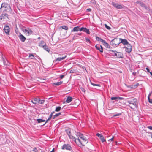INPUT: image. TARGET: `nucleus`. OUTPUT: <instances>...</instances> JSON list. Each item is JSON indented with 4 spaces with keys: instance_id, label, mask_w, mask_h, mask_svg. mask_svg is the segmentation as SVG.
Returning a JSON list of instances; mask_svg holds the SVG:
<instances>
[{
    "instance_id": "f257e3e1",
    "label": "nucleus",
    "mask_w": 152,
    "mask_h": 152,
    "mask_svg": "<svg viewBox=\"0 0 152 152\" xmlns=\"http://www.w3.org/2000/svg\"><path fill=\"white\" fill-rule=\"evenodd\" d=\"M0 9L1 11L3 10V11H5L9 12H10L12 11L10 5L5 2L2 3Z\"/></svg>"
},
{
    "instance_id": "f03ea898",
    "label": "nucleus",
    "mask_w": 152,
    "mask_h": 152,
    "mask_svg": "<svg viewBox=\"0 0 152 152\" xmlns=\"http://www.w3.org/2000/svg\"><path fill=\"white\" fill-rule=\"evenodd\" d=\"M109 52L112 55V56H115L117 58H124L123 54L122 53L118 52L116 50H109Z\"/></svg>"
},
{
    "instance_id": "7ed1b4c3",
    "label": "nucleus",
    "mask_w": 152,
    "mask_h": 152,
    "mask_svg": "<svg viewBox=\"0 0 152 152\" xmlns=\"http://www.w3.org/2000/svg\"><path fill=\"white\" fill-rule=\"evenodd\" d=\"M126 103H128L129 104L132 105L133 107L134 108L137 107V100L136 98H133V99L128 100L127 101Z\"/></svg>"
},
{
    "instance_id": "20e7f679",
    "label": "nucleus",
    "mask_w": 152,
    "mask_h": 152,
    "mask_svg": "<svg viewBox=\"0 0 152 152\" xmlns=\"http://www.w3.org/2000/svg\"><path fill=\"white\" fill-rule=\"evenodd\" d=\"M39 45V47L43 48L46 51L48 52L50 51V49L48 48V46L46 45V42L44 41H41Z\"/></svg>"
},
{
    "instance_id": "39448f33",
    "label": "nucleus",
    "mask_w": 152,
    "mask_h": 152,
    "mask_svg": "<svg viewBox=\"0 0 152 152\" xmlns=\"http://www.w3.org/2000/svg\"><path fill=\"white\" fill-rule=\"evenodd\" d=\"M77 136L78 138H80L82 140V141L83 142V143H87L88 142V141L87 139L82 134L78 132L77 133Z\"/></svg>"
},
{
    "instance_id": "423d86ee",
    "label": "nucleus",
    "mask_w": 152,
    "mask_h": 152,
    "mask_svg": "<svg viewBox=\"0 0 152 152\" xmlns=\"http://www.w3.org/2000/svg\"><path fill=\"white\" fill-rule=\"evenodd\" d=\"M23 31L27 36H29L31 35L33 33L31 29L30 28L28 27L26 28L25 29H23Z\"/></svg>"
},
{
    "instance_id": "0eeeda50",
    "label": "nucleus",
    "mask_w": 152,
    "mask_h": 152,
    "mask_svg": "<svg viewBox=\"0 0 152 152\" xmlns=\"http://www.w3.org/2000/svg\"><path fill=\"white\" fill-rule=\"evenodd\" d=\"M117 38H115L112 40L110 42V45L113 47H116L119 44V42H118Z\"/></svg>"
},
{
    "instance_id": "6e6552de",
    "label": "nucleus",
    "mask_w": 152,
    "mask_h": 152,
    "mask_svg": "<svg viewBox=\"0 0 152 152\" xmlns=\"http://www.w3.org/2000/svg\"><path fill=\"white\" fill-rule=\"evenodd\" d=\"M62 149H66L71 151L72 150V148L70 145L69 144H64L61 147Z\"/></svg>"
},
{
    "instance_id": "1a4fd4ad",
    "label": "nucleus",
    "mask_w": 152,
    "mask_h": 152,
    "mask_svg": "<svg viewBox=\"0 0 152 152\" xmlns=\"http://www.w3.org/2000/svg\"><path fill=\"white\" fill-rule=\"evenodd\" d=\"M8 19V15L6 13H2L0 15V20H6Z\"/></svg>"
},
{
    "instance_id": "9d476101",
    "label": "nucleus",
    "mask_w": 152,
    "mask_h": 152,
    "mask_svg": "<svg viewBox=\"0 0 152 152\" xmlns=\"http://www.w3.org/2000/svg\"><path fill=\"white\" fill-rule=\"evenodd\" d=\"M124 48H125V51L129 53L132 50V46L129 43L125 46Z\"/></svg>"
},
{
    "instance_id": "9b49d317",
    "label": "nucleus",
    "mask_w": 152,
    "mask_h": 152,
    "mask_svg": "<svg viewBox=\"0 0 152 152\" xmlns=\"http://www.w3.org/2000/svg\"><path fill=\"white\" fill-rule=\"evenodd\" d=\"M119 39L120 44L121 43L123 44L124 45L126 46L129 43L127 40L125 39H122L121 38H119Z\"/></svg>"
},
{
    "instance_id": "f8f14e48",
    "label": "nucleus",
    "mask_w": 152,
    "mask_h": 152,
    "mask_svg": "<svg viewBox=\"0 0 152 152\" xmlns=\"http://www.w3.org/2000/svg\"><path fill=\"white\" fill-rule=\"evenodd\" d=\"M112 5L116 8L118 9H122L123 8V6L117 3H116L113 2L112 3Z\"/></svg>"
},
{
    "instance_id": "ddd939ff",
    "label": "nucleus",
    "mask_w": 152,
    "mask_h": 152,
    "mask_svg": "<svg viewBox=\"0 0 152 152\" xmlns=\"http://www.w3.org/2000/svg\"><path fill=\"white\" fill-rule=\"evenodd\" d=\"M4 32L7 34H8L10 31V28L9 26L5 25L4 26Z\"/></svg>"
},
{
    "instance_id": "4468645a",
    "label": "nucleus",
    "mask_w": 152,
    "mask_h": 152,
    "mask_svg": "<svg viewBox=\"0 0 152 152\" xmlns=\"http://www.w3.org/2000/svg\"><path fill=\"white\" fill-rule=\"evenodd\" d=\"M80 31H83L86 32L88 34H90V31L89 29H87L86 27H82L80 28Z\"/></svg>"
},
{
    "instance_id": "2eb2a0df",
    "label": "nucleus",
    "mask_w": 152,
    "mask_h": 152,
    "mask_svg": "<svg viewBox=\"0 0 152 152\" xmlns=\"http://www.w3.org/2000/svg\"><path fill=\"white\" fill-rule=\"evenodd\" d=\"M136 3L140 4L142 7L145 8V9H147V7L143 2L140 1H137Z\"/></svg>"
},
{
    "instance_id": "dca6fc26",
    "label": "nucleus",
    "mask_w": 152,
    "mask_h": 152,
    "mask_svg": "<svg viewBox=\"0 0 152 152\" xmlns=\"http://www.w3.org/2000/svg\"><path fill=\"white\" fill-rule=\"evenodd\" d=\"M79 138H78L77 139L75 138V142L77 144H79V143L81 144L83 146H84L85 145L83 143V142Z\"/></svg>"
},
{
    "instance_id": "f3484780",
    "label": "nucleus",
    "mask_w": 152,
    "mask_h": 152,
    "mask_svg": "<svg viewBox=\"0 0 152 152\" xmlns=\"http://www.w3.org/2000/svg\"><path fill=\"white\" fill-rule=\"evenodd\" d=\"M18 37L20 41L22 42H24L26 39L25 37L22 34L19 35Z\"/></svg>"
},
{
    "instance_id": "a211bd4d",
    "label": "nucleus",
    "mask_w": 152,
    "mask_h": 152,
    "mask_svg": "<svg viewBox=\"0 0 152 152\" xmlns=\"http://www.w3.org/2000/svg\"><path fill=\"white\" fill-rule=\"evenodd\" d=\"M66 57V56H65L63 57H59L56 59V60H55V61L57 62L60 61H61L64 59Z\"/></svg>"
},
{
    "instance_id": "6ab92c4d",
    "label": "nucleus",
    "mask_w": 152,
    "mask_h": 152,
    "mask_svg": "<svg viewBox=\"0 0 152 152\" xmlns=\"http://www.w3.org/2000/svg\"><path fill=\"white\" fill-rule=\"evenodd\" d=\"M80 28L79 26H77L73 28V29L71 31L72 32H73V31L75 32V31H80Z\"/></svg>"
},
{
    "instance_id": "aec40b11",
    "label": "nucleus",
    "mask_w": 152,
    "mask_h": 152,
    "mask_svg": "<svg viewBox=\"0 0 152 152\" xmlns=\"http://www.w3.org/2000/svg\"><path fill=\"white\" fill-rule=\"evenodd\" d=\"M104 46L107 48H110V46L105 40H104L103 42H102Z\"/></svg>"
},
{
    "instance_id": "412c9836",
    "label": "nucleus",
    "mask_w": 152,
    "mask_h": 152,
    "mask_svg": "<svg viewBox=\"0 0 152 152\" xmlns=\"http://www.w3.org/2000/svg\"><path fill=\"white\" fill-rule=\"evenodd\" d=\"M2 59L3 61V63L4 65H9L10 63L7 60H5L4 58L3 57H2Z\"/></svg>"
},
{
    "instance_id": "4be33fe9",
    "label": "nucleus",
    "mask_w": 152,
    "mask_h": 152,
    "mask_svg": "<svg viewBox=\"0 0 152 152\" xmlns=\"http://www.w3.org/2000/svg\"><path fill=\"white\" fill-rule=\"evenodd\" d=\"M72 100V97L70 96H68L66 99V103H69L71 102Z\"/></svg>"
},
{
    "instance_id": "5701e85b",
    "label": "nucleus",
    "mask_w": 152,
    "mask_h": 152,
    "mask_svg": "<svg viewBox=\"0 0 152 152\" xmlns=\"http://www.w3.org/2000/svg\"><path fill=\"white\" fill-rule=\"evenodd\" d=\"M39 100L35 98L33 100H31V102L34 104H36L38 103Z\"/></svg>"
},
{
    "instance_id": "b1692460",
    "label": "nucleus",
    "mask_w": 152,
    "mask_h": 152,
    "mask_svg": "<svg viewBox=\"0 0 152 152\" xmlns=\"http://www.w3.org/2000/svg\"><path fill=\"white\" fill-rule=\"evenodd\" d=\"M152 93V92H150L149 95L148 96V100L149 102L150 103L152 104V99H151L150 98V96Z\"/></svg>"
},
{
    "instance_id": "393cba45",
    "label": "nucleus",
    "mask_w": 152,
    "mask_h": 152,
    "mask_svg": "<svg viewBox=\"0 0 152 152\" xmlns=\"http://www.w3.org/2000/svg\"><path fill=\"white\" fill-rule=\"evenodd\" d=\"M96 39L98 41H100L101 42H103V40H104L103 39H101V38L98 37H96Z\"/></svg>"
},
{
    "instance_id": "a878e982",
    "label": "nucleus",
    "mask_w": 152,
    "mask_h": 152,
    "mask_svg": "<svg viewBox=\"0 0 152 152\" xmlns=\"http://www.w3.org/2000/svg\"><path fill=\"white\" fill-rule=\"evenodd\" d=\"M63 83V81H60L59 82H57L56 83H54V84L57 86H58L61 85Z\"/></svg>"
},
{
    "instance_id": "bb28decb",
    "label": "nucleus",
    "mask_w": 152,
    "mask_h": 152,
    "mask_svg": "<svg viewBox=\"0 0 152 152\" xmlns=\"http://www.w3.org/2000/svg\"><path fill=\"white\" fill-rule=\"evenodd\" d=\"M29 57L31 59H34V56L32 54H29Z\"/></svg>"
},
{
    "instance_id": "cd10ccee",
    "label": "nucleus",
    "mask_w": 152,
    "mask_h": 152,
    "mask_svg": "<svg viewBox=\"0 0 152 152\" xmlns=\"http://www.w3.org/2000/svg\"><path fill=\"white\" fill-rule=\"evenodd\" d=\"M65 131L66 132V133L68 135V136L70 135L71 132L69 129H66L65 130Z\"/></svg>"
},
{
    "instance_id": "c85d7f7f",
    "label": "nucleus",
    "mask_w": 152,
    "mask_h": 152,
    "mask_svg": "<svg viewBox=\"0 0 152 152\" xmlns=\"http://www.w3.org/2000/svg\"><path fill=\"white\" fill-rule=\"evenodd\" d=\"M61 107L60 106H58L56 107L55 111L56 112H58L60 110Z\"/></svg>"
},
{
    "instance_id": "c756f323",
    "label": "nucleus",
    "mask_w": 152,
    "mask_h": 152,
    "mask_svg": "<svg viewBox=\"0 0 152 152\" xmlns=\"http://www.w3.org/2000/svg\"><path fill=\"white\" fill-rule=\"evenodd\" d=\"M45 100H39L38 103L41 104H43L45 102Z\"/></svg>"
},
{
    "instance_id": "7c9ffc66",
    "label": "nucleus",
    "mask_w": 152,
    "mask_h": 152,
    "mask_svg": "<svg viewBox=\"0 0 152 152\" xmlns=\"http://www.w3.org/2000/svg\"><path fill=\"white\" fill-rule=\"evenodd\" d=\"M91 83L93 86H100V85L99 84H95L91 82Z\"/></svg>"
},
{
    "instance_id": "2f4dec72",
    "label": "nucleus",
    "mask_w": 152,
    "mask_h": 152,
    "mask_svg": "<svg viewBox=\"0 0 152 152\" xmlns=\"http://www.w3.org/2000/svg\"><path fill=\"white\" fill-rule=\"evenodd\" d=\"M96 48L98 50H100V46L99 45H96L95 46Z\"/></svg>"
},
{
    "instance_id": "473e14b6",
    "label": "nucleus",
    "mask_w": 152,
    "mask_h": 152,
    "mask_svg": "<svg viewBox=\"0 0 152 152\" xmlns=\"http://www.w3.org/2000/svg\"><path fill=\"white\" fill-rule=\"evenodd\" d=\"M69 138H70V139H72V140H74V141H75V139L76 138L74 137L71 135V134L70 135H69Z\"/></svg>"
},
{
    "instance_id": "72a5a7b5",
    "label": "nucleus",
    "mask_w": 152,
    "mask_h": 152,
    "mask_svg": "<svg viewBox=\"0 0 152 152\" xmlns=\"http://www.w3.org/2000/svg\"><path fill=\"white\" fill-rule=\"evenodd\" d=\"M62 29L65 30H67L68 29V27L66 26H63L61 27Z\"/></svg>"
},
{
    "instance_id": "f704fd0d",
    "label": "nucleus",
    "mask_w": 152,
    "mask_h": 152,
    "mask_svg": "<svg viewBox=\"0 0 152 152\" xmlns=\"http://www.w3.org/2000/svg\"><path fill=\"white\" fill-rule=\"evenodd\" d=\"M111 100H118V97H112L111 98Z\"/></svg>"
},
{
    "instance_id": "c9c22d12",
    "label": "nucleus",
    "mask_w": 152,
    "mask_h": 152,
    "mask_svg": "<svg viewBox=\"0 0 152 152\" xmlns=\"http://www.w3.org/2000/svg\"><path fill=\"white\" fill-rule=\"evenodd\" d=\"M100 139L101 140L102 142L106 141V140L105 139H104V136H102V137L100 138Z\"/></svg>"
},
{
    "instance_id": "e433bc0d",
    "label": "nucleus",
    "mask_w": 152,
    "mask_h": 152,
    "mask_svg": "<svg viewBox=\"0 0 152 152\" xmlns=\"http://www.w3.org/2000/svg\"><path fill=\"white\" fill-rule=\"evenodd\" d=\"M104 26L105 28L108 30H110L111 29V28L106 24H105Z\"/></svg>"
},
{
    "instance_id": "4c0bfd02",
    "label": "nucleus",
    "mask_w": 152,
    "mask_h": 152,
    "mask_svg": "<svg viewBox=\"0 0 152 152\" xmlns=\"http://www.w3.org/2000/svg\"><path fill=\"white\" fill-rule=\"evenodd\" d=\"M96 135L98 136V137H99L100 138L102 137V135L100 134L99 133H97L96 134Z\"/></svg>"
},
{
    "instance_id": "58836bf2",
    "label": "nucleus",
    "mask_w": 152,
    "mask_h": 152,
    "mask_svg": "<svg viewBox=\"0 0 152 152\" xmlns=\"http://www.w3.org/2000/svg\"><path fill=\"white\" fill-rule=\"evenodd\" d=\"M38 123H40L42 122V119H38L37 120Z\"/></svg>"
},
{
    "instance_id": "ea45409f",
    "label": "nucleus",
    "mask_w": 152,
    "mask_h": 152,
    "mask_svg": "<svg viewBox=\"0 0 152 152\" xmlns=\"http://www.w3.org/2000/svg\"><path fill=\"white\" fill-rule=\"evenodd\" d=\"M86 41L87 42H88L89 43H91V42L90 40L88 38H85Z\"/></svg>"
},
{
    "instance_id": "a19ab883",
    "label": "nucleus",
    "mask_w": 152,
    "mask_h": 152,
    "mask_svg": "<svg viewBox=\"0 0 152 152\" xmlns=\"http://www.w3.org/2000/svg\"><path fill=\"white\" fill-rule=\"evenodd\" d=\"M53 116V113H51L50 114L49 117L48 118V120H50L51 118H52V117Z\"/></svg>"
},
{
    "instance_id": "79ce46f5",
    "label": "nucleus",
    "mask_w": 152,
    "mask_h": 152,
    "mask_svg": "<svg viewBox=\"0 0 152 152\" xmlns=\"http://www.w3.org/2000/svg\"><path fill=\"white\" fill-rule=\"evenodd\" d=\"M61 112L59 113H58L56 114L55 115V116H56L57 117L58 116H59L60 115H61Z\"/></svg>"
},
{
    "instance_id": "37998d69",
    "label": "nucleus",
    "mask_w": 152,
    "mask_h": 152,
    "mask_svg": "<svg viewBox=\"0 0 152 152\" xmlns=\"http://www.w3.org/2000/svg\"><path fill=\"white\" fill-rule=\"evenodd\" d=\"M121 115V113H117L113 115V116H119Z\"/></svg>"
},
{
    "instance_id": "c03bdc74",
    "label": "nucleus",
    "mask_w": 152,
    "mask_h": 152,
    "mask_svg": "<svg viewBox=\"0 0 152 152\" xmlns=\"http://www.w3.org/2000/svg\"><path fill=\"white\" fill-rule=\"evenodd\" d=\"M32 151L34 152H37L38 150L36 148H35L33 149L32 150Z\"/></svg>"
},
{
    "instance_id": "a18cd8bd",
    "label": "nucleus",
    "mask_w": 152,
    "mask_h": 152,
    "mask_svg": "<svg viewBox=\"0 0 152 152\" xmlns=\"http://www.w3.org/2000/svg\"><path fill=\"white\" fill-rule=\"evenodd\" d=\"M65 75H60V77L61 79H63L64 77L65 76Z\"/></svg>"
},
{
    "instance_id": "49530a36",
    "label": "nucleus",
    "mask_w": 152,
    "mask_h": 152,
    "mask_svg": "<svg viewBox=\"0 0 152 152\" xmlns=\"http://www.w3.org/2000/svg\"><path fill=\"white\" fill-rule=\"evenodd\" d=\"M124 99V98L123 97H118V99L123 100Z\"/></svg>"
},
{
    "instance_id": "de8ad7c7",
    "label": "nucleus",
    "mask_w": 152,
    "mask_h": 152,
    "mask_svg": "<svg viewBox=\"0 0 152 152\" xmlns=\"http://www.w3.org/2000/svg\"><path fill=\"white\" fill-rule=\"evenodd\" d=\"M81 90L83 92H85L86 91V90L84 88H81Z\"/></svg>"
},
{
    "instance_id": "09e8293b",
    "label": "nucleus",
    "mask_w": 152,
    "mask_h": 152,
    "mask_svg": "<svg viewBox=\"0 0 152 152\" xmlns=\"http://www.w3.org/2000/svg\"><path fill=\"white\" fill-rule=\"evenodd\" d=\"M147 128L151 130H152V126H149L147 127Z\"/></svg>"
},
{
    "instance_id": "8fccbe9b",
    "label": "nucleus",
    "mask_w": 152,
    "mask_h": 152,
    "mask_svg": "<svg viewBox=\"0 0 152 152\" xmlns=\"http://www.w3.org/2000/svg\"><path fill=\"white\" fill-rule=\"evenodd\" d=\"M82 33H78V34H76V37H77L78 36L77 35H81Z\"/></svg>"
},
{
    "instance_id": "3c124183",
    "label": "nucleus",
    "mask_w": 152,
    "mask_h": 152,
    "mask_svg": "<svg viewBox=\"0 0 152 152\" xmlns=\"http://www.w3.org/2000/svg\"><path fill=\"white\" fill-rule=\"evenodd\" d=\"M99 51L100 52L102 53L103 52V48H100Z\"/></svg>"
},
{
    "instance_id": "603ef678",
    "label": "nucleus",
    "mask_w": 152,
    "mask_h": 152,
    "mask_svg": "<svg viewBox=\"0 0 152 152\" xmlns=\"http://www.w3.org/2000/svg\"><path fill=\"white\" fill-rule=\"evenodd\" d=\"M91 10V8H88L87 9V11L88 12H90Z\"/></svg>"
},
{
    "instance_id": "864d4df0",
    "label": "nucleus",
    "mask_w": 152,
    "mask_h": 152,
    "mask_svg": "<svg viewBox=\"0 0 152 152\" xmlns=\"http://www.w3.org/2000/svg\"><path fill=\"white\" fill-rule=\"evenodd\" d=\"M146 69L147 70V72H150L149 69L148 68L146 67Z\"/></svg>"
},
{
    "instance_id": "5fc2aeb1",
    "label": "nucleus",
    "mask_w": 152,
    "mask_h": 152,
    "mask_svg": "<svg viewBox=\"0 0 152 152\" xmlns=\"http://www.w3.org/2000/svg\"><path fill=\"white\" fill-rule=\"evenodd\" d=\"M136 74V72H133L132 73V75L134 76H135Z\"/></svg>"
},
{
    "instance_id": "6e6d98bb",
    "label": "nucleus",
    "mask_w": 152,
    "mask_h": 152,
    "mask_svg": "<svg viewBox=\"0 0 152 152\" xmlns=\"http://www.w3.org/2000/svg\"><path fill=\"white\" fill-rule=\"evenodd\" d=\"M49 120H48V119H47V120H46V122L44 124H43V125H45L46 124V123L47 122H48V121H49Z\"/></svg>"
},
{
    "instance_id": "4d7b16f0",
    "label": "nucleus",
    "mask_w": 152,
    "mask_h": 152,
    "mask_svg": "<svg viewBox=\"0 0 152 152\" xmlns=\"http://www.w3.org/2000/svg\"><path fill=\"white\" fill-rule=\"evenodd\" d=\"M113 138H114L113 137L111 139H110L108 140H110L111 141H113Z\"/></svg>"
},
{
    "instance_id": "13d9d810",
    "label": "nucleus",
    "mask_w": 152,
    "mask_h": 152,
    "mask_svg": "<svg viewBox=\"0 0 152 152\" xmlns=\"http://www.w3.org/2000/svg\"><path fill=\"white\" fill-rule=\"evenodd\" d=\"M128 106H129L131 109H133V108H132V106H131V105H128Z\"/></svg>"
},
{
    "instance_id": "bf43d9fd",
    "label": "nucleus",
    "mask_w": 152,
    "mask_h": 152,
    "mask_svg": "<svg viewBox=\"0 0 152 152\" xmlns=\"http://www.w3.org/2000/svg\"><path fill=\"white\" fill-rule=\"evenodd\" d=\"M56 117V116H55V115H54L53 116V119H54Z\"/></svg>"
},
{
    "instance_id": "052dcab7",
    "label": "nucleus",
    "mask_w": 152,
    "mask_h": 152,
    "mask_svg": "<svg viewBox=\"0 0 152 152\" xmlns=\"http://www.w3.org/2000/svg\"><path fill=\"white\" fill-rule=\"evenodd\" d=\"M100 48H103L102 47V45H100Z\"/></svg>"
},
{
    "instance_id": "680f3d73",
    "label": "nucleus",
    "mask_w": 152,
    "mask_h": 152,
    "mask_svg": "<svg viewBox=\"0 0 152 152\" xmlns=\"http://www.w3.org/2000/svg\"><path fill=\"white\" fill-rule=\"evenodd\" d=\"M149 73H150L151 75L152 76V72H150Z\"/></svg>"
},
{
    "instance_id": "e2e57ef3",
    "label": "nucleus",
    "mask_w": 152,
    "mask_h": 152,
    "mask_svg": "<svg viewBox=\"0 0 152 152\" xmlns=\"http://www.w3.org/2000/svg\"><path fill=\"white\" fill-rule=\"evenodd\" d=\"M41 39V38H40V37H38V38H37V39Z\"/></svg>"
},
{
    "instance_id": "0e129e2a",
    "label": "nucleus",
    "mask_w": 152,
    "mask_h": 152,
    "mask_svg": "<svg viewBox=\"0 0 152 152\" xmlns=\"http://www.w3.org/2000/svg\"><path fill=\"white\" fill-rule=\"evenodd\" d=\"M45 120H43L42 119V122H44V121H45Z\"/></svg>"
},
{
    "instance_id": "69168bd1",
    "label": "nucleus",
    "mask_w": 152,
    "mask_h": 152,
    "mask_svg": "<svg viewBox=\"0 0 152 152\" xmlns=\"http://www.w3.org/2000/svg\"><path fill=\"white\" fill-rule=\"evenodd\" d=\"M151 137L152 138V133L151 134Z\"/></svg>"
},
{
    "instance_id": "338daca9",
    "label": "nucleus",
    "mask_w": 152,
    "mask_h": 152,
    "mask_svg": "<svg viewBox=\"0 0 152 152\" xmlns=\"http://www.w3.org/2000/svg\"><path fill=\"white\" fill-rule=\"evenodd\" d=\"M52 113H53V114L54 113V112H52Z\"/></svg>"
},
{
    "instance_id": "774afa93",
    "label": "nucleus",
    "mask_w": 152,
    "mask_h": 152,
    "mask_svg": "<svg viewBox=\"0 0 152 152\" xmlns=\"http://www.w3.org/2000/svg\"><path fill=\"white\" fill-rule=\"evenodd\" d=\"M117 142H116V145L117 144Z\"/></svg>"
}]
</instances>
